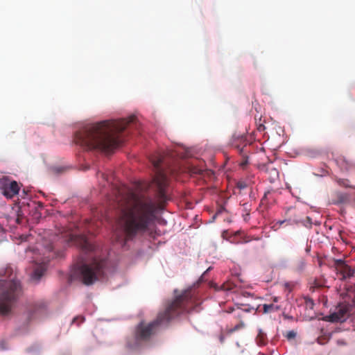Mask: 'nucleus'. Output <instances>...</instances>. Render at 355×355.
Instances as JSON below:
<instances>
[{
    "instance_id": "nucleus-1",
    "label": "nucleus",
    "mask_w": 355,
    "mask_h": 355,
    "mask_svg": "<svg viewBox=\"0 0 355 355\" xmlns=\"http://www.w3.org/2000/svg\"><path fill=\"white\" fill-rule=\"evenodd\" d=\"M119 207V225L121 232V235H115L117 242L123 245L127 241L143 235L149 230L155 219L158 206L149 196L128 192L121 198Z\"/></svg>"
},
{
    "instance_id": "nucleus-2",
    "label": "nucleus",
    "mask_w": 355,
    "mask_h": 355,
    "mask_svg": "<svg viewBox=\"0 0 355 355\" xmlns=\"http://www.w3.org/2000/svg\"><path fill=\"white\" fill-rule=\"evenodd\" d=\"M200 304L196 291L193 288L185 290L168 304L154 321L148 324L141 322L135 328L134 338L127 340L128 347L131 349L137 347L142 342L148 341L159 326L167 325L173 318L194 311Z\"/></svg>"
},
{
    "instance_id": "nucleus-3",
    "label": "nucleus",
    "mask_w": 355,
    "mask_h": 355,
    "mask_svg": "<svg viewBox=\"0 0 355 355\" xmlns=\"http://www.w3.org/2000/svg\"><path fill=\"white\" fill-rule=\"evenodd\" d=\"M135 119V116H131L128 120L105 121L88 124L76 133L74 141L85 149L111 152L121 143L119 134Z\"/></svg>"
},
{
    "instance_id": "nucleus-4",
    "label": "nucleus",
    "mask_w": 355,
    "mask_h": 355,
    "mask_svg": "<svg viewBox=\"0 0 355 355\" xmlns=\"http://www.w3.org/2000/svg\"><path fill=\"white\" fill-rule=\"evenodd\" d=\"M67 242L73 243L80 246L85 254L94 253L92 259L89 263H83L77 270V273L82 282L87 285H92L96 281L105 277L107 268V259L97 257V248L85 236L70 234Z\"/></svg>"
},
{
    "instance_id": "nucleus-5",
    "label": "nucleus",
    "mask_w": 355,
    "mask_h": 355,
    "mask_svg": "<svg viewBox=\"0 0 355 355\" xmlns=\"http://www.w3.org/2000/svg\"><path fill=\"white\" fill-rule=\"evenodd\" d=\"M20 282L16 279H0V313L9 314L21 295Z\"/></svg>"
},
{
    "instance_id": "nucleus-6",
    "label": "nucleus",
    "mask_w": 355,
    "mask_h": 355,
    "mask_svg": "<svg viewBox=\"0 0 355 355\" xmlns=\"http://www.w3.org/2000/svg\"><path fill=\"white\" fill-rule=\"evenodd\" d=\"M152 162L157 171L153 179L157 189V197L161 202H166L167 197L165 189L168 185V178L166 174L160 168L161 164L164 162V156L159 155L156 160L154 159Z\"/></svg>"
},
{
    "instance_id": "nucleus-7",
    "label": "nucleus",
    "mask_w": 355,
    "mask_h": 355,
    "mask_svg": "<svg viewBox=\"0 0 355 355\" xmlns=\"http://www.w3.org/2000/svg\"><path fill=\"white\" fill-rule=\"evenodd\" d=\"M0 190L4 196L11 198L18 193L19 187L16 181L7 176H3L0 178Z\"/></svg>"
},
{
    "instance_id": "nucleus-8",
    "label": "nucleus",
    "mask_w": 355,
    "mask_h": 355,
    "mask_svg": "<svg viewBox=\"0 0 355 355\" xmlns=\"http://www.w3.org/2000/svg\"><path fill=\"white\" fill-rule=\"evenodd\" d=\"M348 316V308L346 305L340 304L334 312L326 317V320L331 322H343Z\"/></svg>"
},
{
    "instance_id": "nucleus-9",
    "label": "nucleus",
    "mask_w": 355,
    "mask_h": 355,
    "mask_svg": "<svg viewBox=\"0 0 355 355\" xmlns=\"http://www.w3.org/2000/svg\"><path fill=\"white\" fill-rule=\"evenodd\" d=\"M334 266L337 272L342 275L343 279L349 278L354 275V270L341 259L335 260Z\"/></svg>"
},
{
    "instance_id": "nucleus-10",
    "label": "nucleus",
    "mask_w": 355,
    "mask_h": 355,
    "mask_svg": "<svg viewBox=\"0 0 355 355\" xmlns=\"http://www.w3.org/2000/svg\"><path fill=\"white\" fill-rule=\"evenodd\" d=\"M249 311L250 309H243L239 307L236 309V310L234 311V316L235 319L238 320L239 322L234 327L228 330L229 333L232 334L245 327V323L243 321V318L244 315Z\"/></svg>"
},
{
    "instance_id": "nucleus-11",
    "label": "nucleus",
    "mask_w": 355,
    "mask_h": 355,
    "mask_svg": "<svg viewBox=\"0 0 355 355\" xmlns=\"http://www.w3.org/2000/svg\"><path fill=\"white\" fill-rule=\"evenodd\" d=\"M293 222L297 225L309 227L311 225V218L309 216H304L302 212H299L295 216Z\"/></svg>"
},
{
    "instance_id": "nucleus-12",
    "label": "nucleus",
    "mask_w": 355,
    "mask_h": 355,
    "mask_svg": "<svg viewBox=\"0 0 355 355\" xmlns=\"http://www.w3.org/2000/svg\"><path fill=\"white\" fill-rule=\"evenodd\" d=\"M44 270L45 269L42 266L37 267L33 272L32 279L39 281L44 275Z\"/></svg>"
},
{
    "instance_id": "nucleus-13",
    "label": "nucleus",
    "mask_w": 355,
    "mask_h": 355,
    "mask_svg": "<svg viewBox=\"0 0 355 355\" xmlns=\"http://www.w3.org/2000/svg\"><path fill=\"white\" fill-rule=\"evenodd\" d=\"M257 343L259 345H264L267 343V336L266 334L261 330H259V333L256 338Z\"/></svg>"
},
{
    "instance_id": "nucleus-14",
    "label": "nucleus",
    "mask_w": 355,
    "mask_h": 355,
    "mask_svg": "<svg viewBox=\"0 0 355 355\" xmlns=\"http://www.w3.org/2000/svg\"><path fill=\"white\" fill-rule=\"evenodd\" d=\"M263 309L264 313H268L274 311H278L280 307L279 306L274 305L273 304H264Z\"/></svg>"
},
{
    "instance_id": "nucleus-15",
    "label": "nucleus",
    "mask_w": 355,
    "mask_h": 355,
    "mask_svg": "<svg viewBox=\"0 0 355 355\" xmlns=\"http://www.w3.org/2000/svg\"><path fill=\"white\" fill-rule=\"evenodd\" d=\"M295 284L293 282H285L284 284V290L291 293L294 288Z\"/></svg>"
},
{
    "instance_id": "nucleus-16",
    "label": "nucleus",
    "mask_w": 355,
    "mask_h": 355,
    "mask_svg": "<svg viewBox=\"0 0 355 355\" xmlns=\"http://www.w3.org/2000/svg\"><path fill=\"white\" fill-rule=\"evenodd\" d=\"M46 304L43 302H37L35 304V311H40V310H44L46 309Z\"/></svg>"
},
{
    "instance_id": "nucleus-17",
    "label": "nucleus",
    "mask_w": 355,
    "mask_h": 355,
    "mask_svg": "<svg viewBox=\"0 0 355 355\" xmlns=\"http://www.w3.org/2000/svg\"><path fill=\"white\" fill-rule=\"evenodd\" d=\"M285 336L288 340H291L295 338L296 333L294 331H289L286 333Z\"/></svg>"
},
{
    "instance_id": "nucleus-18",
    "label": "nucleus",
    "mask_w": 355,
    "mask_h": 355,
    "mask_svg": "<svg viewBox=\"0 0 355 355\" xmlns=\"http://www.w3.org/2000/svg\"><path fill=\"white\" fill-rule=\"evenodd\" d=\"M270 194V192L268 191L267 192H265L263 197L261 199V204H264L266 202L267 197L268 195Z\"/></svg>"
},
{
    "instance_id": "nucleus-19",
    "label": "nucleus",
    "mask_w": 355,
    "mask_h": 355,
    "mask_svg": "<svg viewBox=\"0 0 355 355\" xmlns=\"http://www.w3.org/2000/svg\"><path fill=\"white\" fill-rule=\"evenodd\" d=\"M191 172L195 174H201L202 173V170L195 167L191 169Z\"/></svg>"
},
{
    "instance_id": "nucleus-20",
    "label": "nucleus",
    "mask_w": 355,
    "mask_h": 355,
    "mask_svg": "<svg viewBox=\"0 0 355 355\" xmlns=\"http://www.w3.org/2000/svg\"><path fill=\"white\" fill-rule=\"evenodd\" d=\"M270 173L275 176V177H277L278 176V171L276 168H272L270 169Z\"/></svg>"
},
{
    "instance_id": "nucleus-21",
    "label": "nucleus",
    "mask_w": 355,
    "mask_h": 355,
    "mask_svg": "<svg viewBox=\"0 0 355 355\" xmlns=\"http://www.w3.org/2000/svg\"><path fill=\"white\" fill-rule=\"evenodd\" d=\"M222 287H223V289L228 290V291L232 290L233 288V287L231 285H229V284L226 285L225 284L222 286Z\"/></svg>"
},
{
    "instance_id": "nucleus-22",
    "label": "nucleus",
    "mask_w": 355,
    "mask_h": 355,
    "mask_svg": "<svg viewBox=\"0 0 355 355\" xmlns=\"http://www.w3.org/2000/svg\"><path fill=\"white\" fill-rule=\"evenodd\" d=\"M238 187H239L240 189H244V188L246 187V185H245L244 183H243V182H239V183L238 184Z\"/></svg>"
},
{
    "instance_id": "nucleus-23",
    "label": "nucleus",
    "mask_w": 355,
    "mask_h": 355,
    "mask_svg": "<svg viewBox=\"0 0 355 355\" xmlns=\"http://www.w3.org/2000/svg\"><path fill=\"white\" fill-rule=\"evenodd\" d=\"M235 310H236V309L231 307V308H228V309L226 311L227 313H234Z\"/></svg>"
},
{
    "instance_id": "nucleus-24",
    "label": "nucleus",
    "mask_w": 355,
    "mask_h": 355,
    "mask_svg": "<svg viewBox=\"0 0 355 355\" xmlns=\"http://www.w3.org/2000/svg\"><path fill=\"white\" fill-rule=\"evenodd\" d=\"M48 250H49V252H53V251H54V250H55V247H54L53 245H51L49 247Z\"/></svg>"
},
{
    "instance_id": "nucleus-25",
    "label": "nucleus",
    "mask_w": 355,
    "mask_h": 355,
    "mask_svg": "<svg viewBox=\"0 0 355 355\" xmlns=\"http://www.w3.org/2000/svg\"><path fill=\"white\" fill-rule=\"evenodd\" d=\"M264 129H265V127H264V125H260L258 127V130H259V131H262V130H263Z\"/></svg>"
},
{
    "instance_id": "nucleus-26",
    "label": "nucleus",
    "mask_w": 355,
    "mask_h": 355,
    "mask_svg": "<svg viewBox=\"0 0 355 355\" xmlns=\"http://www.w3.org/2000/svg\"><path fill=\"white\" fill-rule=\"evenodd\" d=\"M278 301H279V297H272V302H277Z\"/></svg>"
},
{
    "instance_id": "nucleus-27",
    "label": "nucleus",
    "mask_w": 355,
    "mask_h": 355,
    "mask_svg": "<svg viewBox=\"0 0 355 355\" xmlns=\"http://www.w3.org/2000/svg\"><path fill=\"white\" fill-rule=\"evenodd\" d=\"M236 148H237V149H238V150H239V153H241H241H242V152H243V148H240L239 146H236Z\"/></svg>"
},
{
    "instance_id": "nucleus-28",
    "label": "nucleus",
    "mask_w": 355,
    "mask_h": 355,
    "mask_svg": "<svg viewBox=\"0 0 355 355\" xmlns=\"http://www.w3.org/2000/svg\"><path fill=\"white\" fill-rule=\"evenodd\" d=\"M313 284H314V286H315V287H318V285L316 283H314ZM313 286L312 285V287H313Z\"/></svg>"
},
{
    "instance_id": "nucleus-29",
    "label": "nucleus",
    "mask_w": 355,
    "mask_h": 355,
    "mask_svg": "<svg viewBox=\"0 0 355 355\" xmlns=\"http://www.w3.org/2000/svg\"><path fill=\"white\" fill-rule=\"evenodd\" d=\"M76 320H78V318H75L73 320V322H75Z\"/></svg>"
},
{
    "instance_id": "nucleus-30",
    "label": "nucleus",
    "mask_w": 355,
    "mask_h": 355,
    "mask_svg": "<svg viewBox=\"0 0 355 355\" xmlns=\"http://www.w3.org/2000/svg\"><path fill=\"white\" fill-rule=\"evenodd\" d=\"M306 252H309V247H307V248H306Z\"/></svg>"
},
{
    "instance_id": "nucleus-31",
    "label": "nucleus",
    "mask_w": 355,
    "mask_h": 355,
    "mask_svg": "<svg viewBox=\"0 0 355 355\" xmlns=\"http://www.w3.org/2000/svg\"><path fill=\"white\" fill-rule=\"evenodd\" d=\"M101 176L105 178V175L103 173H101Z\"/></svg>"
},
{
    "instance_id": "nucleus-32",
    "label": "nucleus",
    "mask_w": 355,
    "mask_h": 355,
    "mask_svg": "<svg viewBox=\"0 0 355 355\" xmlns=\"http://www.w3.org/2000/svg\"><path fill=\"white\" fill-rule=\"evenodd\" d=\"M285 221H280V224L284 223Z\"/></svg>"
}]
</instances>
